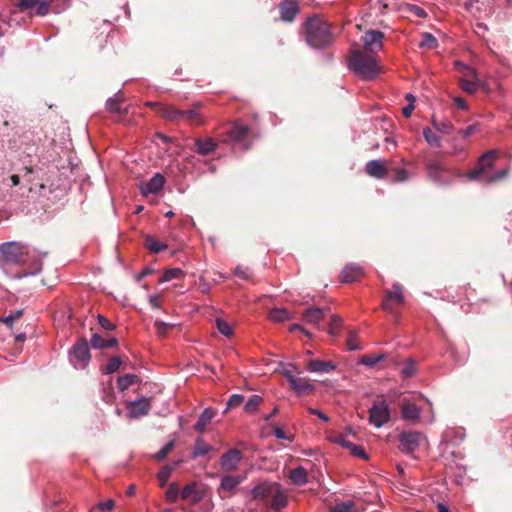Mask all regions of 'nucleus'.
Instances as JSON below:
<instances>
[{
	"instance_id": "nucleus-53",
	"label": "nucleus",
	"mask_w": 512,
	"mask_h": 512,
	"mask_svg": "<svg viewBox=\"0 0 512 512\" xmlns=\"http://www.w3.org/2000/svg\"><path fill=\"white\" fill-rule=\"evenodd\" d=\"M234 274L242 279V280H250L251 279V272L247 267H243L241 265H238L234 269Z\"/></svg>"
},
{
	"instance_id": "nucleus-45",
	"label": "nucleus",
	"mask_w": 512,
	"mask_h": 512,
	"mask_svg": "<svg viewBox=\"0 0 512 512\" xmlns=\"http://www.w3.org/2000/svg\"><path fill=\"white\" fill-rule=\"evenodd\" d=\"M172 470L173 468L171 466L166 465L162 467L161 470L158 472L157 478L159 480V485L161 487H164L167 484L172 473Z\"/></svg>"
},
{
	"instance_id": "nucleus-24",
	"label": "nucleus",
	"mask_w": 512,
	"mask_h": 512,
	"mask_svg": "<svg viewBox=\"0 0 512 512\" xmlns=\"http://www.w3.org/2000/svg\"><path fill=\"white\" fill-rule=\"evenodd\" d=\"M216 411L212 408H206L200 415L197 423L194 425V429L199 432L203 433L206 430L207 425L210 424L212 419L215 417Z\"/></svg>"
},
{
	"instance_id": "nucleus-46",
	"label": "nucleus",
	"mask_w": 512,
	"mask_h": 512,
	"mask_svg": "<svg viewBox=\"0 0 512 512\" xmlns=\"http://www.w3.org/2000/svg\"><path fill=\"white\" fill-rule=\"evenodd\" d=\"M155 328H156V333L159 337H166L167 336V333L170 329L174 328L175 325L174 324H170V323H165L163 321H155Z\"/></svg>"
},
{
	"instance_id": "nucleus-39",
	"label": "nucleus",
	"mask_w": 512,
	"mask_h": 512,
	"mask_svg": "<svg viewBox=\"0 0 512 512\" xmlns=\"http://www.w3.org/2000/svg\"><path fill=\"white\" fill-rule=\"evenodd\" d=\"M174 446L175 440L169 441L160 451L153 455V459H155L158 462L163 461L167 457V455L172 451Z\"/></svg>"
},
{
	"instance_id": "nucleus-58",
	"label": "nucleus",
	"mask_w": 512,
	"mask_h": 512,
	"mask_svg": "<svg viewBox=\"0 0 512 512\" xmlns=\"http://www.w3.org/2000/svg\"><path fill=\"white\" fill-rule=\"evenodd\" d=\"M90 342L93 348L103 349L105 348L106 339L101 337L99 334L95 333L92 335Z\"/></svg>"
},
{
	"instance_id": "nucleus-41",
	"label": "nucleus",
	"mask_w": 512,
	"mask_h": 512,
	"mask_svg": "<svg viewBox=\"0 0 512 512\" xmlns=\"http://www.w3.org/2000/svg\"><path fill=\"white\" fill-rule=\"evenodd\" d=\"M121 365H122V360L120 359V357L113 356L108 360V362L105 366V373L112 374V373L118 371V369L120 368Z\"/></svg>"
},
{
	"instance_id": "nucleus-55",
	"label": "nucleus",
	"mask_w": 512,
	"mask_h": 512,
	"mask_svg": "<svg viewBox=\"0 0 512 512\" xmlns=\"http://www.w3.org/2000/svg\"><path fill=\"white\" fill-rule=\"evenodd\" d=\"M349 450L351 451L352 455L355 457H358L363 460L368 459V455L362 446L354 445L352 443V447H349Z\"/></svg>"
},
{
	"instance_id": "nucleus-59",
	"label": "nucleus",
	"mask_w": 512,
	"mask_h": 512,
	"mask_svg": "<svg viewBox=\"0 0 512 512\" xmlns=\"http://www.w3.org/2000/svg\"><path fill=\"white\" fill-rule=\"evenodd\" d=\"M408 172L404 168H398L395 170V177L393 179L394 182H404L408 180Z\"/></svg>"
},
{
	"instance_id": "nucleus-38",
	"label": "nucleus",
	"mask_w": 512,
	"mask_h": 512,
	"mask_svg": "<svg viewBox=\"0 0 512 512\" xmlns=\"http://www.w3.org/2000/svg\"><path fill=\"white\" fill-rule=\"evenodd\" d=\"M421 48L435 49L438 46L437 39L430 33H424L419 43Z\"/></svg>"
},
{
	"instance_id": "nucleus-56",
	"label": "nucleus",
	"mask_w": 512,
	"mask_h": 512,
	"mask_svg": "<svg viewBox=\"0 0 512 512\" xmlns=\"http://www.w3.org/2000/svg\"><path fill=\"white\" fill-rule=\"evenodd\" d=\"M244 401V397L239 394H233L230 396L227 402V409L236 408L240 406Z\"/></svg>"
},
{
	"instance_id": "nucleus-62",
	"label": "nucleus",
	"mask_w": 512,
	"mask_h": 512,
	"mask_svg": "<svg viewBox=\"0 0 512 512\" xmlns=\"http://www.w3.org/2000/svg\"><path fill=\"white\" fill-rule=\"evenodd\" d=\"M477 131H478V124H472V125L468 126L467 128L460 130L458 133L463 138H467L470 135L476 133Z\"/></svg>"
},
{
	"instance_id": "nucleus-32",
	"label": "nucleus",
	"mask_w": 512,
	"mask_h": 512,
	"mask_svg": "<svg viewBox=\"0 0 512 512\" xmlns=\"http://www.w3.org/2000/svg\"><path fill=\"white\" fill-rule=\"evenodd\" d=\"M213 450V446L206 443L202 438H197L193 449V458L204 456Z\"/></svg>"
},
{
	"instance_id": "nucleus-12",
	"label": "nucleus",
	"mask_w": 512,
	"mask_h": 512,
	"mask_svg": "<svg viewBox=\"0 0 512 512\" xmlns=\"http://www.w3.org/2000/svg\"><path fill=\"white\" fill-rule=\"evenodd\" d=\"M280 20L292 23L300 12L298 0H283L278 4Z\"/></svg>"
},
{
	"instance_id": "nucleus-31",
	"label": "nucleus",
	"mask_w": 512,
	"mask_h": 512,
	"mask_svg": "<svg viewBox=\"0 0 512 512\" xmlns=\"http://www.w3.org/2000/svg\"><path fill=\"white\" fill-rule=\"evenodd\" d=\"M144 246L153 253H159L167 249V245L165 243L157 241L151 235H147L145 237Z\"/></svg>"
},
{
	"instance_id": "nucleus-61",
	"label": "nucleus",
	"mask_w": 512,
	"mask_h": 512,
	"mask_svg": "<svg viewBox=\"0 0 512 512\" xmlns=\"http://www.w3.org/2000/svg\"><path fill=\"white\" fill-rule=\"evenodd\" d=\"M39 0H20L18 7L21 10H28L32 8H36Z\"/></svg>"
},
{
	"instance_id": "nucleus-5",
	"label": "nucleus",
	"mask_w": 512,
	"mask_h": 512,
	"mask_svg": "<svg viewBox=\"0 0 512 512\" xmlns=\"http://www.w3.org/2000/svg\"><path fill=\"white\" fill-rule=\"evenodd\" d=\"M349 68L364 80H373L380 73L376 58L361 51H352L349 58Z\"/></svg>"
},
{
	"instance_id": "nucleus-47",
	"label": "nucleus",
	"mask_w": 512,
	"mask_h": 512,
	"mask_svg": "<svg viewBox=\"0 0 512 512\" xmlns=\"http://www.w3.org/2000/svg\"><path fill=\"white\" fill-rule=\"evenodd\" d=\"M216 327L218 331L226 337H230L233 335V329L231 325L223 319L216 320Z\"/></svg>"
},
{
	"instance_id": "nucleus-7",
	"label": "nucleus",
	"mask_w": 512,
	"mask_h": 512,
	"mask_svg": "<svg viewBox=\"0 0 512 512\" xmlns=\"http://www.w3.org/2000/svg\"><path fill=\"white\" fill-rule=\"evenodd\" d=\"M425 439V436L420 432L403 431L398 436L399 449L405 454H412L419 448Z\"/></svg>"
},
{
	"instance_id": "nucleus-42",
	"label": "nucleus",
	"mask_w": 512,
	"mask_h": 512,
	"mask_svg": "<svg viewBox=\"0 0 512 512\" xmlns=\"http://www.w3.org/2000/svg\"><path fill=\"white\" fill-rule=\"evenodd\" d=\"M180 494V487L176 482L170 483L165 496L167 501L175 502Z\"/></svg>"
},
{
	"instance_id": "nucleus-49",
	"label": "nucleus",
	"mask_w": 512,
	"mask_h": 512,
	"mask_svg": "<svg viewBox=\"0 0 512 512\" xmlns=\"http://www.w3.org/2000/svg\"><path fill=\"white\" fill-rule=\"evenodd\" d=\"M459 66H460L459 71L462 74L461 79H470V80L479 79L477 76V72L472 67L462 65V64H459Z\"/></svg>"
},
{
	"instance_id": "nucleus-18",
	"label": "nucleus",
	"mask_w": 512,
	"mask_h": 512,
	"mask_svg": "<svg viewBox=\"0 0 512 512\" xmlns=\"http://www.w3.org/2000/svg\"><path fill=\"white\" fill-rule=\"evenodd\" d=\"M289 384L291 389L295 391L298 396L309 395L314 390V386L306 378L290 376Z\"/></svg>"
},
{
	"instance_id": "nucleus-3",
	"label": "nucleus",
	"mask_w": 512,
	"mask_h": 512,
	"mask_svg": "<svg viewBox=\"0 0 512 512\" xmlns=\"http://www.w3.org/2000/svg\"><path fill=\"white\" fill-rule=\"evenodd\" d=\"M302 27L305 41L313 48H324L334 41L330 24L319 15L308 17Z\"/></svg>"
},
{
	"instance_id": "nucleus-23",
	"label": "nucleus",
	"mask_w": 512,
	"mask_h": 512,
	"mask_svg": "<svg viewBox=\"0 0 512 512\" xmlns=\"http://www.w3.org/2000/svg\"><path fill=\"white\" fill-rule=\"evenodd\" d=\"M124 101V98L122 97V94L119 92L115 95L113 98H109L106 101V109L110 113H117L121 116H124L128 113L127 108H122L120 104Z\"/></svg>"
},
{
	"instance_id": "nucleus-51",
	"label": "nucleus",
	"mask_w": 512,
	"mask_h": 512,
	"mask_svg": "<svg viewBox=\"0 0 512 512\" xmlns=\"http://www.w3.org/2000/svg\"><path fill=\"white\" fill-rule=\"evenodd\" d=\"M384 358H385V356L383 354H381V355H364L361 359V363L366 366L373 367L378 362L383 360Z\"/></svg>"
},
{
	"instance_id": "nucleus-20",
	"label": "nucleus",
	"mask_w": 512,
	"mask_h": 512,
	"mask_svg": "<svg viewBox=\"0 0 512 512\" xmlns=\"http://www.w3.org/2000/svg\"><path fill=\"white\" fill-rule=\"evenodd\" d=\"M366 173L377 179H383L387 175V167L385 163L380 160H371L365 166Z\"/></svg>"
},
{
	"instance_id": "nucleus-57",
	"label": "nucleus",
	"mask_w": 512,
	"mask_h": 512,
	"mask_svg": "<svg viewBox=\"0 0 512 512\" xmlns=\"http://www.w3.org/2000/svg\"><path fill=\"white\" fill-rule=\"evenodd\" d=\"M97 319H98V323H99V325H100L103 329H105V330H107V331H112V330H114V329H115V327H116L114 323H112L108 318H106L105 316H103V315H101V314H99V315L97 316Z\"/></svg>"
},
{
	"instance_id": "nucleus-22",
	"label": "nucleus",
	"mask_w": 512,
	"mask_h": 512,
	"mask_svg": "<svg viewBox=\"0 0 512 512\" xmlns=\"http://www.w3.org/2000/svg\"><path fill=\"white\" fill-rule=\"evenodd\" d=\"M243 481L241 476L225 475L221 479L220 487L218 492L233 493L236 487Z\"/></svg>"
},
{
	"instance_id": "nucleus-13",
	"label": "nucleus",
	"mask_w": 512,
	"mask_h": 512,
	"mask_svg": "<svg viewBox=\"0 0 512 512\" xmlns=\"http://www.w3.org/2000/svg\"><path fill=\"white\" fill-rule=\"evenodd\" d=\"M126 407L128 410V417L135 419L149 413L151 409V402L150 399L142 397L139 400L127 402Z\"/></svg>"
},
{
	"instance_id": "nucleus-64",
	"label": "nucleus",
	"mask_w": 512,
	"mask_h": 512,
	"mask_svg": "<svg viewBox=\"0 0 512 512\" xmlns=\"http://www.w3.org/2000/svg\"><path fill=\"white\" fill-rule=\"evenodd\" d=\"M274 435L276 438L278 439H283V440H289V441H292V437L286 435V433L284 432V430L280 427H274Z\"/></svg>"
},
{
	"instance_id": "nucleus-15",
	"label": "nucleus",
	"mask_w": 512,
	"mask_h": 512,
	"mask_svg": "<svg viewBox=\"0 0 512 512\" xmlns=\"http://www.w3.org/2000/svg\"><path fill=\"white\" fill-rule=\"evenodd\" d=\"M384 33L378 30H369L362 36L364 48L369 52H376L382 48Z\"/></svg>"
},
{
	"instance_id": "nucleus-60",
	"label": "nucleus",
	"mask_w": 512,
	"mask_h": 512,
	"mask_svg": "<svg viewBox=\"0 0 512 512\" xmlns=\"http://www.w3.org/2000/svg\"><path fill=\"white\" fill-rule=\"evenodd\" d=\"M102 400L107 404L113 403V401L115 400V395L111 387L103 389Z\"/></svg>"
},
{
	"instance_id": "nucleus-29",
	"label": "nucleus",
	"mask_w": 512,
	"mask_h": 512,
	"mask_svg": "<svg viewBox=\"0 0 512 512\" xmlns=\"http://www.w3.org/2000/svg\"><path fill=\"white\" fill-rule=\"evenodd\" d=\"M289 478L295 485H304L308 482L307 471L302 466L292 469L289 473Z\"/></svg>"
},
{
	"instance_id": "nucleus-14",
	"label": "nucleus",
	"mask_w": 512,
	"mask_h": 512,
	"mask_svg": "<svg viewBox=\"0 0 512 512\" xmlns=\"http://www.w3.org/2000/svg\"><path fill=\"white\" fill-rule=\"evenodd\" d=\"M205 497V488L196 482L184 486L181 491V498L190 501L192 504L201 502Z\"/></svg>"
},
{
	"instance_id": "nucleus-17",
	"label": "nucleus",
	"mask_w": 512,
	"mask_h": 512,
	"mask_svg": "<svg viewBox=\"0 0 512 512\" xmlns=\"http://www.w3.org/2000/svg\"><path fill=\"white\" fill-rule=\"evenodd\" d=\"M425 165L428 177L432 181L438 184L447 183V181L443 178V173L448 172V169L445 168L440 162L436 160H427Z\"/></svg>"
},
{
	"instance_id": "nucleus-10",
	"label": "nucleus",
	"mask_w": 512,
	"mask_h": 512,
	"mask_svg": "<svg viewBox=\"0 0 512 512\" xmlns=\"http://www.w3.org/2000/svg\"><path fill=\"white\" fill-rule=\"evenodd\" d=\"M403 303V288L399 283H394L392 290L385 291V297L381 303V308L388 313H393V305H402Z\"/></svg>"
},
{
	"instance_id": "nucleus-19",
	"label": "nucleus",
	"mask_w": 512,
	"mask_h": 512,
	"mask_svg": "<svg viewBox=\"0 0 512 512\" xmlns=\"http://www.w3.org/2000/svg\"><path fill=\"white\" fill-rule=\"evenodd\" d=\"M363 276V269L356 264H348L341 272L340 280L343 283L358 281Z\"/></svg>"
},
{
	"instance_id": "nucleus-34",
	"label": "nucleus",
	"mask_w": 512,
	"mask_h": 512,
	"mask_svg": "<svg viewBox=\"0 0 512 512\" xmlns=\"http://www.w3.org/2000/svg\"><path fill=\"white\" fill-rule=\"evenodd\" d=\"M269 318L274 322H283L289 319V312L284 308H275L269 312Z\"/></svg>"
},
{
	"instance_id": "nucleus-50",
	"label": "nucleus",
	"mask_w": 512,
	"mask_h": 512,
	"mask_svg": "<svg viewBox=\"0 0 512 512\" xmlns=\"http://www.w3.org/2000/svg\"><path fill=\"white\" fill-rule=\"evenodd\" d=\"M52 1L49 0H39V3L36 6V15L45 16L50 12Z\"/></svg>"
},
{
	"instance_id": "nucleus-4",
	"label": "nucleus",
	"mask_w": 512,
	"mask_h": 512,
	"mask_svg": "<svg viewBox=\"0 0 512 512\" xmlns=\"http://www.w3.org/2000/svg\"><path fill=\"white\" fill-rule=\"evenodd\" d=\"M252 496L255 500L265 502L275 511L284 508L288 503L287 497L278 483H259L252 490Z\"/></svg>"
},
{
	"instance_id": "nucleus-8",
	"label": "nucleus",
	"mask_w": 512,
	"mask_h": 512,
	"mask_svg": "<svg viewBox=\"0 0 512 512\" xmlns=\"http://www.w3.org/2000/svg\"><path fill=\"white\" fill-rule=\"evenodd\" d=\"M390 421V409L385 401L373 404L369 409V422L377 428L382 427Z\"/></svg>"
},
{
	"instance_id": "nucleus-25",
	"label": "nucleus",
	"mask_w": 512,
	"mask_h": 512,
	"mask_svg": "<svg viewBox=\"0 0 512 512\" xmlns=\"http://www.w3.org/2000/svg\"><path fill=\"white\" fill-rule=\"evenodd\" d=\"M216 147L217 144L211 138H197L195 140V150L200 155H208L212 153Z\"/></svg>"
},
{
	"instance_id": "nucleus-40",
	"label": "nucleus",
	"mask_w": 512,
	"mask_h": 512,
	"mask_svg": "<svg viewBox=\"0 0 512 512\" xmlns=\"http://www.w3.org/2000/svg\"><path fill=\"white\" fill-rule=\"evenodd\" d=\"M416 371V363L412 359H408L402 367L401 374L406 378H410L416 374Z\"/></svg>"
},
{
	"instance_id": "nucleus-54",
	"label": "nucleus",
	"mask_w": 512,
	"mask_h": 512,
	"mask_svg": "<svg viewBox=\"0 0 512 512\" xmlns=\"http://www.w3.org/2000/svg\"><path fill=\"white\" fill-rule=\"evenodd\" d=\"M330 440L333 442V443H336L344 448H347L349 449V447H352V443L347 440L346 436H344L343 434H337L333 437L330 438Z\"/></svg>"
},
{
	"instance_id": "nucleus-27",
	"label": "nucleus",
	"mask_w": 512,
	"mask_h": 512,
	"mask_svg": "<svg viewBox=\"0 0 512 512\" xmlns=\"http://www.w3.org/2000/svg\"><path fill=\"white\" fill-rule=\"evenodd\" d=\"M402 417L406 420H417L420 417V409L412 402L405 401L401 407Z\"/></svg>"
},
{
	"instance_id": "nucleus-2",
	"label": "nucleus",
	"mask_w": 512,
	"mask_h": 512,
	"mask_svg": "<svg viewBox=\"0 0 512 512\" xmlns=\"http://www.w3.org/2000/svg\"><path fill=\"white\" fill-rule=\"evenodd\" d=\"M497 150H489L482 154L477 161L476 166L469 170L465 176L471 181H479L484 184H493L508 175V169H502L495 173H491L495 161L498 159Z\"/></svg>"
},
{
	"instance_id": "nucleus-33",
	"label": "nucleus",
	"mask_w": 512,
	"mask_h": 512,
	"mask_svg": "<svg viewBox=\"0 0 512 512\" xmlns=\"http://www.w3.org/2000/svg\"><path fill=\"white\" fill-rule=\"evenodd\" d=\"M479 85H480L479 79H475V80L460 79L461 88L469 94H474L478 90Z\"/></svg>"
},
{
	"instance_id": "nucleus-9",
	"label": "nucleus",
	"mask_w": 512,
	"mask_h": 512,
	"mask_svg": "<svg viewBox=\"0 0 512 512\" xmlns=\"http://www.w3.org/2000/svg\"><path fill=\"white\" fill-rule=\"evenodd\" d=\"M69 357L70 361L76 368H84L90 359L87 341L82 339L75 343L70 351Z\"/></svg>"
},
{
	"instance_id": "nucleus-11",
	"label": "nucleus",
	"mask_w": 512,
	"mask_h": 512,
	"mask_svg": "<svg viewBox=\"0 0 512 512\" xmlns=\"http://www.w3.org/2000/svg\"><path fill=\"white\" fill-rule=\"evenodd\" d=\"M242 459L243 453L239 449L231 448L221 456L219 463L223 471L232 472L238 469Z\"/></svg>"
},
{
	"instance_id": "nucleus-43",
	"label": "nucleus",
	"mask_w": 512,
	"mask_h": 512,
	"mask_svg": "<svg viewBox=\"0 0 512 512\" xmlns=\"http://www.w3.org/2000/svg\"><path fill=\"white\" fill-rule=\"evenodd\" d=\"M330 512H358L355 509V504L352 501L342 502L336 504L333 508L330 509Z\"/></svg>"
},
{
	"instance_id": "nucleus-44",
	"label": "nucleus",
	"mask_w": 512,
	"mask_h": 512,
	"mask_svg": "<svg viewBox=\"0 0 512 512\" xmlns=\"http://www.w3.org/2000/svg\"><path fill=\"white\" fill-rule=\"evenodd\" d=\"M261 402H262V397H260L259 395H253L246 402L244 409L246 412H249V413L255 412L258 409Z\"/></svg>"
},
{
	"instance_id": "nucleus-35",
	"label": "nucleus",
	"mask_w": 512,
	"mask_h": 512,
	"mask_svg": "<svg viewBox=\"0 0 512 512\" xmlns=\"http://www.w3.org/2000/svg\"><path fill=\"white\" fill-rule=\"evenodd\" d=\"M423 136L426 142L434 147H441V139L429 127L423 129Z\"/></svg>"
},
{
	"instance_id": "nucleus-37",
	"label": "nucleus",
	"mask_w": 512,
	"mask_h": 512,
	"mask_svg": "<svg viewBox=\"0 0 512 512\" xmlns=\"http://www.w3.org/2000/svg\"><path fill=\"white\" fill-rule=\"evenodd\" d=\"M183 275V271L180 268H170L163 272L162 277L159 279V283L171 281L177 279Z\"/></svg>"
},
{
	"instance_id": "nucleus-63",
	"label": "nucleus",
	"mask_w": 512,
	"mask_h": 512,
	"mask_svg": "<svg viewBox=\"0 0 512 512\" xmlns=\"http://www.w3.org/2000/svg\"><path fill=\"white\" fill-rule=\"evenodd\" d=\"M409 11L419 18H425L427 16L425 10L417 5H410Z\"/></svg>"
},
{
	"instance_id": "nucleus-52",
	"label": "nucleus",
	"mask_w": 512,
	"mask_h": 512,
	"mask_svg": "<svg viewBox=\"0 0 512 512\" xmlns=\"http://www.w3.org/2000/svg\"><path fill=\"white\" fill-rule=\"evenodd\" d=\"M347 347L351 351L360 350L361 349L359 340H358L357 335H356V333L354 331H350L349 332V335H348V338H347Z\"/></svg>"
},
{
	"instance_id": "nucleus-21",
	"label": "nucleus",
	"mask_w": 512,
	"mask_h": 512,
	"mask_svg": "<svg viewBox=\"0 0 512 512\" xmlns=\"http://www.w3.org/2000/svg\"><path fill=\"white\" fill-rule=\"evenodd\" d=\"M336 365L332 361L311 360L307 364V370L315 373H330L335 370Z\"/></svg>"
},
{
	"instance_id": "nucleus-1",
	"label": "nucleus",
	"mask_w": 512,
	"mask_h": 512,
	"mask_svg": "<svg viewBox=\"0 0 512 512\" xmlns=\"http://www.w3.org/2000/svg\"><path fill=\"white\" fill-rule=\"evenodd\" d=\"M145 106L154 110L161 118L165 119L166 121L177 124L180 122H187L190 125L195 126H202L205 124V118L200 112V108L202 107L201 102L193 103L189 109H179L168 103L153 101H147Z\"/></svg>"
},
{
	"instance_id": "nucleus-48",
	"label": "nucleus",
	"mask_w": 512,
	"mask_h": 512,
	"mask_svg": "<svg viewBox=\"0 0 512 512\" xmlns=\"http://www.w3.org/2000/svg\"><path fill=\"white\" fill-rule=\"evenodd\" d=\"M342 325V319L338 316H332L328 326V333L330 335H337Z\"/></svg>"
},
{
	"instance_id": "nucleus-6",
	"label": "nucleus",
	"mask_w": 512,
	"mask_h": 512,
	"mask_svg": "<svg viewBox=\"0 0 512 512\" xmlns=\"http://www.w3.org/2000/svg\"><path fill=\"white\" fill-rule=\"evenodd\" d=\"M29 250L27 245L12 241L0 245V262L3 265H23L27 262Z\"/></svg>"
},
{
	"instance_id": "nucleus-36",
	"label": "nucleus",
	"mask_w": 512,
	"mask_h": 512,
	"mask_svg": "<svg viewBox=\"0 0 512 512\" xmlns=\"http://www.w3.org/2000/svg\"><path fill=\"white\" fill-rule=\"evenodd\" d=\"M432 125L435 129H437L439 132L444 134H450L454 127L451 122L449 121H438L434 116L432 117Z\"/></svg>"
},
{
	"instance_id": "nucleus-30",
	"label": "nucleus",
	"mask_w": 512,
	"mask_h": 512,
	"mask_svg": "<svg viewBox=\"0 0 512 512\" xmlns=\"http://www.w3.org/2000/svg\"><path fill=\"white\" fill-rule=\"evenodd\" d=\"M140 382V379L135 374H125L117 379V387L121 392L127 390L130 386Z\"/></svg>"
},
{
	"instance_id": "nucleus-28",
	"label": "nucleus",
	"mask_w": 512,
	"mask_h": 512,
	"mask_svg": "<svg viewBox=\"0 0 512 512\" xmlns=\"http://www.w3.org/2000/svg\"><path fill=\"white\" fill-rule=\"evenodd\" d=\"M324 309L313 307L306 309L303 313V317L307 323L319 324L324 317Z\"/></svg>"
},
{
	"instance_id": "nucleus-26",
	"label": "nucleus",
	"mask_w": 512,
	"mask_h": 512,
	"mask_svg": "<svg viewBox=\"0 0 512 512\" xmlns=\"http://www.w3.org/2000/svg\"><path fill=\"white\" fill-rule=\"evenodd\" d=\"M249 131L248 126L235 122L227 134L232 140L243 141L248 136Z\"/></svg>"
},
{
	"instance_id": "nucleus-16",
	"label": "nucleus",
	"mask_w": 512,
	"mask_h": 512,
	"mask_svg": "<svg viewBox=\"0 0 512 512\" xmlns=\"http://www.w3.org/2000/svg\"><path fill=\"white\" fill-rule=\"evenodd\" d=\"M165 184V177L156 173L149 181L141 182L139 184L140 192L143 196H147L149 194L158 193Z\"/></svg>"
}]
</instances>
